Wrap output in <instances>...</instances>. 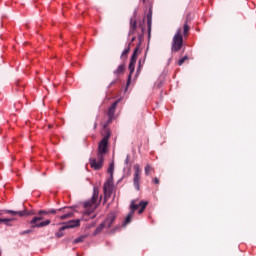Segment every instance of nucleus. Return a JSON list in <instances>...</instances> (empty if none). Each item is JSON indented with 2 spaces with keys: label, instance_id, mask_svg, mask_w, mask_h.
Wrapping results in <instances>:
<instances>
[{
  "label": "nucleus",
  "instance_id": "20",
  "mask_svg": "<svg viewBox=\"0 0 256 256\" xmlns=\"http://www.w3.org/2000/svg\"><path fill=\"white\" fill-rule=\"evenodd\" d=\"M151 171H153V168L149 164H147L145 167V175H149Z\"/></svg>",
  "mask_w": 256,
  "mask_h": 256
},
{
  "label": "nucleus",
  "instance_id": "15",
  "mask_svg": "<svg viewBox=\"0 0 256 256\" xmlns=\"http://www.w3.org/2000/svg\"><path fill=\"white\" fill-rule=\"evenodd\" d=\"M131 50V43L128 44V46L123 50L121 59H127V55L129 54V51Z\"/></svg>",
  "mask_w": 256,
  "mask_h": 256
},
{
  "label": "nucleus",
  "instance_id": "23",
  "mask_svg": "<svg viewBox=\"0 0 256 256\" xmlns=\"http://www.w3.org/2000/svg\"><path fill=\"white\" fill-rule=\"evenodd\" d=\"M85 237L81 236V237H78L74 240V243L77 244V243H83Z\"/></svg>",
  "mask_w": 256,
  "mask_h": 256
},
{
  "label": "nucleus",
  "instance_id": "14",
  "mask_svg": "<svg viewBox=\"0 0 256 256\" xmlns=\"http://www.w3.org/2000/svg\"><path fill=\"white\" fill-rule=\"evenodd\" d=\"M135 29H137V21L131 18L129 35H133L135 33Z\"/></svg>",
  "mask_w": 256,
  "mask_h": 256
},
{
  "label": "nucleus",
  "instance_id": "16",
  "mask_svg": "<svg viewBox=\"0 0 256 256\" xmlns=\"http://www.w3.org/2000/svg\"><path fill=\"white\" fill-rule=\"evenodd\" d=\"M125 71V65H119L118 68L114 71V75H121Z\"/></svg>",
  "mask_w": 256,
  "mask_h": 256
},
{
  "label": "nucleus",
  "instance_id": "2",
  "mask_svg": "<svg viewBox=\"0 0 256 256\" xmlns=\"http://www.w3.org/2000/svg\"><path fill=\"white\" fill-rule=\"evenodd\" d=\"M113 171H115V163H110L108 167V173L110 175V178L108 181L104 184V201H107L113 193Z\"/></svg>",
  "mask_w": 256,
  "mask_h": 256
},
{
  "label": "nucleus",
  "instance_id": "30",
  "mask_svg": "<svg viewBox=\"0 0 256 256\" xmlns=\"http://www.w3.org/2000/svg\"><path fill=\"white\" fill-rule=\"evenodd\" d=\"M143 3H145V0H143Z\"/></svg>",
  "mask_w": 256,
  "mask_h": 256
},
{
  "label": "nucleus",
  "instance_id": "29",
  "mask_svg": "<svg viewBox=\"0 0 256 256\" xmlns=\"http://www.w3.org/2000/svg\"><path fill=\"white\" fill-rule=\"evenodd\" d=\"M113 84H115V81H113V82L110 84V86L113 85Z\"/></svg>",
  "mask_w": 256,
  "mask_h": 256
},
{
  "label": "nucleus",
  "instance_id": "31",
  "mask_svg": "<svg viewBox=\"0 0 256 256\" xmlns=\"http://www.w3.org/2000/svg\"><path fill=\"white\" fill-rule=\"evenodd\" d=\"M0 256H1V251H0Z\"/></svg>",
  "mask_w": 256,
  "mask_h": 256
},
{
  "label": "nucleus",
  "instance_id": "27",
  "mask_svg": "<svg viewBox=\"0 0 256 256\" xmlns=\"http://www.w3.org/2000/svg\"><path fill=\"white\" fill-rule=\"evenodd\" d=\"M127 163H129V155H127L126 160H125L126 165H127Z\"/></svg>",
  "mask_w": 256,
  "mask_h": 256
},
{
  "label": "nucleus",
  "instance_id": "25",
  "mask_svg": "<svg viewBox=\"0 0 256 256\" xmlns=\"http://www.w3.org/2000/svg\"><path fill=\"white\" fill-rule=\"evenodd\" d=\"M27 233H31V230H26V231L22 232L21 235H27Z\"/></svg>",
  "mask_w": 256,
  "mask_h": 256
},
{
  "label": "nucleus",
  "instance_id": "4",
  "mask_svg": "<svg viewBox=\"0 0 256 256\" xmlns=\"http://www.w3.org/2000/svg\"><path fill=\"white\" fill-rule=\"evenodd\" d=\"M99 197V190L94 187V192L91 200L84 202V208L86 209L84 214L89 215L97 209V198Z\"/></svg>",
  "mask_w": 256,
  "mask_h": 256
},
{
  "label": "nucleus",
  "instance_id": "19",
  "mask_svg": "<svg viewBox=\"0 0 256 256\" xmlns=\"http://www.w3.org/2000/svg\"><path fill=\"white\" fill-rule=\"evenodd\" d=\"M11 221H13V219L0 218V223H5V225H9V223H11Z\"/></svg>",
  "mask_w": 256,
  "mask_h": 256
},
{
  "label": "nucleus",
  "instance_id": "18",
  "mask_svg": "<svg viewBox=\"0 0 256 256\" xmlns=\"http://www.w3.org/2000/svg\"><path fill=\"white\" fill-rule=\"evenodd\" d=\"M107 228V226L102 222L97 228L95 233H101L103 231V229Z\"/></svg>",
  "mask_w": 256,
  "mask_h": 256
},
{
  "label": "nucleus",
  "instance_id": "11",
  "mask_svg": "<svg viewBox=\"0 0 256 256\" xmlns=\"http://www.w3.org/2000/svg\"><path fill=\"white\" fill-rule=\"evenodd\" d=\"M7 213H10V215H18L19 217H25V215H35V211L30 210H22V211H13V210H8Z\"/></svg>",
  "mask_w": 256,
  "mask_h": 256
},
{
  "label": "nucleus",
  "instance_id": "6",
  "mask_svg": "<svg viewBox=\"0 0 256 256\" xmlns=\"http://www.w3.org/2000/svg\"><path fill=\"white\" fill-rule=\"evenodd\" d=\"M137 53H139V46H137L132 54L131 60H130V64H129V71L130 74L128 76V81H127V85H129L131 83V75H133L134 71H135V63H137Z\"/></svg>",
  "mask_w": 256,
  "mask_h": 256
},
{
  "label": "nucleus",
  "instance_id": "5",
  "mask_svg": "<svg viewBox=\"0 0 256 256\" xmlns=\"http://www.w3.org/2000/svg\"><path fill=\"white\" fill-rule=\"evenodd\" d=\"M181 33H182L181 28H178L176 34L172 39V46H171L172 53H179V51H181V47H183V35Z\"/></svg>",
  "mask_w": 256,
  "mask_h": 256
},
{
  "label": "nucleus",
  "instance_id": "22",
  "mask_svg": "<svg viewBox=\"0 0 256 256\" xmlns=\"http://www.w3.org/2000/svg\"><path fill=\"white\" fill-rule=\"evenodd\" d=\"M187 59H189V57L188 56H184L182 59H180L178 61V65L179 66L183 65V63H185V61H187Z\"/></svg>",
  "mask_w": 256,
  "mask_h": 256
},
{
  "label": "nucleus",
  "instance_id": "26",
  "mask_svg": "<svg viewBox=\"0 0 256 256\" xmlns=\"http://www.w3.org/2000/svg\"><path fill=\"white\" fill-rule=\"evenodd\" d=\"M154 183H155L156 185H159V178H154Z\"/></svg>",
  "mask_w": 256,
  "mask_h": 256
},
{
  "label": "nucleus",
  "instance_id": "12",
  "mask_svg": "<svg viewBox=\"0 0 256 256\" xmlns=\"http://www.w3.org/2000/svg\"><path fill=\"white\" fill-rule=\"evenodd\" d=\"M117 105H119V101H115L111 107L108 109V123H111V121H113V117L115 116V111L117 109Z\"/></svg>",
  "mask_w": 256,
  "mask_h": 256
},
{
  "label": "nucleus",
  "instance_id": "17",
  "mask_svg": "<svg viewBox=\"0 0 256 256\" xmlns=\"http://www.w3.org/2000/svg\"><path fill=\"white\" fill-rule=\"evenodd\" d=\"M49 213L55 214V213H57V210H55V209H51V210H48V211H46V210H40V211L38 212V215H49Z\"/></svg>",
  "mask_w": 256,
  "mask_h": 256
},
{
  "label": "nucleus",
  "instance_id": "1",
  "mask_svg": "<svg viewBox=\"0 0 256 256\" xmlns=\"http://www.w3.org/2000/svg\"><path fill=\"white\" fill-rule=\"evenodd\" d=\"M109 145V135L105 136L98 145L97 159H90V165L95 171H99L103 167V157L107 153V147Z\"/></svg>",
  "mask_w": 256,
  "mask_h": 256
},
{
  "label": "nucleus",
  "instance_id": "3",
  "mask_svg": "<svg viewBox=\"0 0 256 256\" xmlns=\"http://www.w3.org/2000/svg\"><path fill=\"white\" fill-rule=\"evenodd\" d=\"M141 207V209L138 211L139 215H141V213H143V211H145V208L147 207V202L145 201H141L139 204H135V200H133L131 202L130 205V212L128 213V215L125 218L124 221V225H129V223L132 221L133 219V215H135V212L137 211V209H139Z\"/></svg>",
  "mask_w": 256,
  "mask_h": 256
},
{
  "label": "nucleus",
  "instance_id": "10",
  "mask_svg": "<svg viewBox=\"0 0 256 256\" xmlns=\"http://www.w3.org/2000/svg\"><path fill=\"white\" fill-rule=\"evenodd\" d=\"M116 217L117 215H115V212H111L110 214H108L107 218L103 222V224L106 226V229H109V227H111L113 223H115Z\"/></svg>",
  "mask_w": 256,
  "mask_h": 256
},
{
  "label": "nucleus",
  "instance_id": "8",
  "mask_svg": "<svg viewBox=\"0 0 256 256\" xmlns=\"http://www.w3.org/2000/svg\"><path fill=\"white\" fill-rule=\"evenodd\" d=\"M79 225H80L79 220H71L65 223V225L60 227L59 231L56 233V237L58 238L63 237V232L65 231V229H74V227H79Z\"/></svg>",
  "mask_w": 256,
  "mask_h": 256
},
{
  "label": "nucleus",
  "instance_id": "13",
  "mask_svg": "<svg viewBox=\"0 0 256 256\" xmlns=\"http://www.w3.org/2000/svg\"><path fill=\"white\" fill-rule=\"evenodd\" d=\"M71 208H61L58 211H62V213H65L60 216L61 221H65V219H70V217H73V212L70 211Z\"/></svg>",
  "mask_w": 256,
  "mask_h": 256
},
{
  "label": "nucleus",
  "instance_id": "9",
  "mask_svg": "<svg viewBox=\"0 0 256 256\" xmlns=\"http://www.w3.org/2000/svg\"><path fill=\"white\" fill-rule=\"evenodd\" d=\"M134 171L135 172H134L133 183H134L135 189H137V191H139L140 181H141V166H139V164H135Z\"/></svg>",
  "mask_w": 256,
  "mask_h": 256
},
{
  "label": "nucleus",
  "instance_id": "28",
  "mask_svg": "<svg viewBox=\"0 0 256 256\" xmlns=\"http://www.w3.org/2000/svg\"><path fill=\"white\" fill-rule=\"evenodd\" d=\"M133 41H135V37H132V39H131V43H133Z\"/></svg>",
  "mask_w": 256,
  "mask_h": 256
},
{
  "label": "nucleus",
  "instance_id": "21",
  "mask_svg": "<svg viewBox=\"0 0 256 256\" xmlns=\"http://www.w3.org/2000/svg\"><path fill=\"white\" fill-rule=\"evenodd\" d=\"M189 25L187 24H184V27H183V35H187V33H189Z\"/></svg>",
  "mask_w": 256,
  "mask_h": 256
},
{
  "label": "nucleus",
  "instance_id": "7",
  "mask_svg": "<svg viewBox=\"0 0 256 256\" xmlns=\"http://www.w3.org/2000/svg\"><path fill=\"white\" fill-rule=\"evenodd\" d=\"M43 215L35 216L31 221L30 225H32V228H41V227H47V225H51V220H46L43 222Z\"/></svg>",
  "mask_w": 256,
  "mask_h": 256
},
{
  "label": "nucleus",
  "instance_id": "24",
  "mask_svg": "<svg viewBox=\"0 0 256 256\" xmlns=\"http://www.w3.org/2000/svg\"><path fill=\"white\" fill-rule=\"evenodd\" d=\"M147 18H148L147 25L150 28L151 27V14H148Z\"/></svg>",
  "mask_w": 256,
  "mask_h": 256
}]
</instances>
